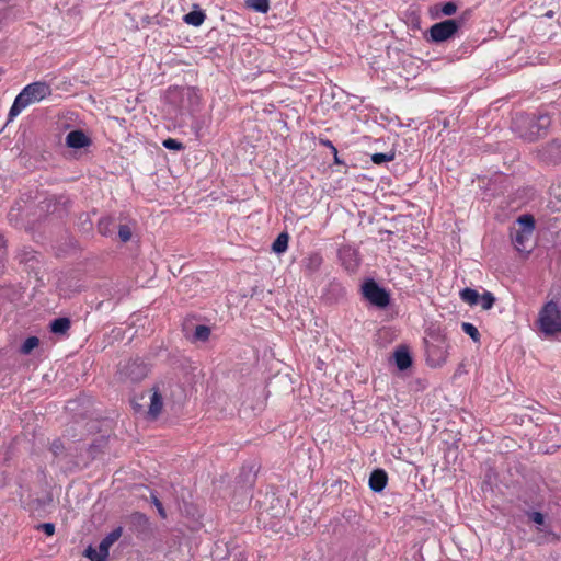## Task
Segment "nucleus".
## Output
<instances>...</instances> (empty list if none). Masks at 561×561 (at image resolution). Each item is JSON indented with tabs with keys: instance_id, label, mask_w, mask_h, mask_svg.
Segmentation results:
<instances>
[{
	"instance_id": "obj_42",
	"label": "nucleus",
	"mask_w": 561,
	"mask_h": 561,
	"mask_svg": "<svg viewBox=\"0 0 561 561\" xmlns=\"http://www.w3.org/2000/svg\"><path fill=\"white\" fill-rule=\"evenodd\" d=\"M393 351L400 352V351H407L404 346L399 345Z\"/></svg>"
},
{
	"instance_id": "obj_2",
	"label": "nucleus",
	"mask_w": 561,
	"mask_h": 561,
	"mask_svg": "<svg viewBox=\"0 0 561 561\" xmlns=\"http://www.w3.org/2000/svg\"><path fill=\"white\" fill-rule=\"evenodd\" d=\"M152 363L149 356L140 353H125L116 365L115 377L125 383H138L150 373Z\"/></svg>"
},
{
	"instance_id": "obj_21",
	"label": "nucleus",
	"mask_w": 561,
	"mask_h": 561,
	"mask_svg": "<svg viewBox=\"0 0 561 561\" xmlns=\"http://www.w3.org/2000/svg\"><path fill=\"white\" fill-rule=\"evenodd\" d=\"M460 298L468 305L474 306L479 304L480 295L476 289L465 288L460 291Z\"/></svg>"
},
{
	"instance_id": "obj_36",
	"label": "nucleus",
	"mask_w": 561,
	"mask_h": 561,
	"mask_svg": "<svg viewBox=\"0 0 561 561\" xmlns=\"http://www.w3.org/2000/svg\"><path fill=\"white\" fill-rule=\"evenodd\" d=\"M442 13L444 15H453L454 13H456L457 11V5L454 3V2H446L442 5V9H440Z\"/></svg>"
},
{
	"instance_id": "obj_13",
	"label": "nucleus",
	"mask_w": 561,
	"mask_h": 561,
	"mask_svg": "<svg viewBox=\"0 0 561 561\" xmlns=\"http://www.w3.org/2000/svg\"><path fill=\"white\" fill-rule=\"evenodd\" d=\"M388 482L387 472L383 469H375L369 476V488L374 492H381L385 490Z\"/></svg>"
},
{
	"instance_id": "obj_40",
	"label": "nucleus",
	"mask_w": 561,
	"mask_h": 561,
	"mask_svg": "<svg viewBox=\"0 0 561 561\" xmlns=\"http://www.w3.org/2000/svg\"><path fill=\"white\" fill-rule=\"evenodd\" d=\"M111 224L110 220H101L99 222V231L102 233V234H107V226Z\"/></svg>"
},
{
	"instance_id": "obj_29",
	"label": "nucleus",
	"mask_w": 561,
	"mask_h": 561,
	"mask_svg": "<svg viewBox=\"0 0 561 561\" xmlns=\"http://www.w3.org/2000/svg\"><path fill=\"white\" fill-rule=\"evenodd\" d=\"M479 302L483 310H490L495 302V297L493 296L492 293L485 291L483 295L480 296Z\"/></svg>"
},
{
	"instance_id": "obj_28",
	"label": "nucleus",
	"mask_w": 561,
	"mask_h": 561,
	"mask_svg": "<svg viewBox=\"0 0 561 561\" xmlns=\"http://www.w3.org/2000/svg\"><path fill=\"white\" fill-rule=\"evenodd\" d=\"M210 335V328L207 325H197L192 335L193 341H207Z\"/></svg>"
},
{
	"instance_id": "obj_38",
	"label": "nucleus",
	"mask_w": 561,
	"mask_h": 561,
	"mask_svg": "<svg viewBox=\"0 0 561 561\" xmlns=\"http://www.w3.org/2000/svg\"><path fill=\"white\" fill-rule=\"evenodd\" d=\"M38 528L42 529L47 536H53L55 534V525L53 523L41 524L38 525Z\"/></svg>"
},
{
	"instance_id": "obj_18",
	"label": "nucleus",
	"mask_w": 561,
	"mask_h": 561,
	"mask_svg": "<svg viewBox=\"0 0 561 561\" xmlns=\"http://www.w3.org/2000/svg\"><path fill=\"white\" fill-rule=\"evenodd\" d=\"M123 528L116 527L111 533H108L100 542L99 548L101 549V552H104L108 556L110 548L112 545L119 539L122 536Z\"/></svg>"
},
{
	"instance_id": "obj_6",
	"label": "nucleus",
	"mask_w": 561,
	"mask_h": 561,
	"mask_svg": "<svg viewBox=\"0 0 561 561\" xmlns=\"http://www.w3.org/2000/svg\"><path fill=\"white\" fill-rule=\"evenodd\" d=\"M127 525L129 530L140 540H148L152 537L151 523L144 513H131L127 518Z\"/></svg>"
},
{
	"instance_id": "obj_16",
	"label": "nucleus",
	"mask_w": 561,
	"mask_h": 561,
	"mask_svg": "<svg viewBox=\"0 0 561 561\" xmlns=\"http://www.w3.org/2000/svg\"><path fill=\"white\" fill-rule=\"evenodd\" d=\"M108 447V438L105 436H99L91 444L87 446L91 456H93V460H95L100 455L104 454Z\"/></svg>"
},
{
	"instance_id": "obj_19",
	"label": "nucleus",
	"mask_w": 561,
	"mask_h": 561,
	"mask_svg": "<svg viewBox=\"0 0 561 561\" xmlns=\"http://www.w3.org/2000/svg\"><path fill=\"white\" fill-rule=\"evenodd\" d=\"M68 447L64 445L61 439H55L49 447V450L51 451L54 459L57 461H65V454H67Z\"/></svg>"
},
{
	"instance_id": "obj_12",
	"label": "nucleus",
	"mask_w": 561,
	"mask_h": 561,
	"mask_svg": "<svg viewBox=\"0 0 561 561\" xmlns=\"http://www.w3.org/2000/svg\"><path fill=\"white\" fill-rule=\"evenodd\" d=\"M283 512L284 510L279 499L271 496V507H263L262 505L259 513V519L265 522L267 518H277L283 514Z\"/></svg>"
},
{
	"instance_id": "obj_9",
	"label": "nucleus",
	"mask_w": 561,
	"mask_h": 561,
	"mask_svg": "<svg viewBox=\"0 0 561 561\" xmlns=\"http://www.w3.org/2000/svg\"><path fill=\"white\" fill-rule=\"evenodd\" d=\"M540 158L547 163L561 162V142L552 140L540 150Z\"/></svg>"
},
{
	"instance_id": "obj_35",
	"label": "nucleus",
	"mask_w": 561,
	"mask_h": 561,
	"mask_svg": "<svg viewBox=\"0 0 561 561\" xmlns=\"http://www.w3.org/2000/svg\"><path fill=\"white\" fill-rule=\"evenodd\" d=\"M118 236H119V239L123 242L129 241L130 238H131V230H130V228L128 226H126V225L119 226Z\"/></svg>"
},
{
	"instance_id": "obj_30",
	"label": "nucleus",
	"mask_w": 561,
	"mask_h": 561,
	"mask_svg": "<svg viewBox=\"0 0 561 561\" xmlns=\"http://www.w3.org/2000/svg\"><path fill=\"white\" fill-rule=\"evenodd\" d=\"M394 159V152H387V153H374L371 156V161L375 164H381L383 162H390Z\"/></svg>"
},
{
	"instance_id": "obj_37",
	"label": "nucleus",
	"mask_w": 561,
	"mask_h": 561,
	"mask_svg": "<svg viewBox=\"0 0 561 561\" xmlns=\"http://www.w3.org/2000/svg\"><path fill=\"white\" fill-rule=\"evenodd\" d=\"M151 502L157 507L159 515L162 518H167L165 510H164L161 501L154 494H151Z\"/></svg>"
},
{
	"instance_id": "obj_24",
	"label": "nucleus",
	"mask_w": 561,
	"mask_h": 561,
	"mask_svg": "<svg viewBox=\"0 0 561 561\" xmlns=\"http://www.w3.org/2000/svg\"><path fill=\"white\" fill-rule=\"evenodd\" d=\"M526 516L528 517V519L530 522H533L537 525V529L545 528V526H549V524H547V522H546V519H547L546 515L540 512L527 511Z\"/></svg>"
},
{
	"instance_id": "obj_5",
	"label": "nucleus",
	"mask_w": 561,
	"mask_h": 561,
	"mask_svg": "<svg viewBox=\"0 0 561 561\" xmlns=\"http://www.w3.org/2000/svg\"><path fill=\"white\" fill-rule=\"evenodd\" d=\"M539 329L545 335L561 332V312L553 301L547 302L539 312Z\"/></svg>"
},
{
	"instance_id": "obj_39",
	"label": "nucleus",
	"mask_w": 561,
	"mask_h": 561,
	"mask_svg": "<svg viewBox=\"0 0 561 561\" xmlns=\"http://www.w3.org/2000/svg\"><path fill=\"white\" fill-rule=\"evenodd\" d=\"M255 481V474L251 472V470H248L247 472V494L249 493V490L253 486Z\"/></svg>"
},
{
	"instance_id": "obj_15",
	"label": "nucleus",
	"mask_w": 561,
	"mask_h": 561,
	"mask_svg": "<svg viewBox=\"0 0 561 561\" xmlns=\"http://www.w3.org/2000/svg\"><path fill=\"white\" fill-rule=\"evenodd\" d=\"M550 123L548 116H540L536 122L530 123V129L527 134L523 135L528 140H535L540 136V130L545 129Z\"/></svg>"
},
{
	"instance_id": "obj_33",
	"label": "nucleus",
	"mask_w": 561,
	"mask_h": 561,
	"mask_svg": "<svg viewBox=\"0 0 561 561\" xmlns=\"http://www.w3.org/2000/svg\"><path fill=\"white\" fill-rule=\"evenodd\" d=\"M39 344V340L38 337L36 336H30L27 337L22 347H21V351H33L34 348H36Z\"/></svg>"
},
{
	"instance_id": "obj_32",
	"label": "nucleus",
	"mask_w": 561,
	"mask_h": 561,
	"mask_svg": "<svg viewBox=\"0 0 561 561\" xmlns=\"http://www.w3.org/2000/svg\"><path fill=\"white\" fill-rule=\"evenodd\" d=\"M461 327H462L463 332L466 334H468L473 341L479 340V336H480L479 331L473 324L463 322Z\"/></svg>"
},
{
	"instance_id": "obj_43",
	"label": "nucleus",
	"mask_w": 561,
	"mask_h": 561,
	"mask_svg": "<svg viewBox=\"0 0 561 561\" xmlns=\"http://www.w3.org/2000/svg\"><path fill=\"white\" fill-rule=\"evenodd\" d=\"M462 367H463V364L461 363V364L459 365V368L457 369V373H461V368H462Z\"/></svg>"
},
{
	"instance_id": "obj_14",
	"label": "nucleus",
	"mask_w": 561,
	"mask_h": 561,
	"mask_svg": "<svg viewBox=\"0 0 561 561\" xmlns=\"http://www.w3.org/2000/svg\"><path fill=\"white\" fill-rule=\"evenodd\" d=\"M66 144L70 148L80 149L89 146L90 140L82 130H72L67 135Z\"/></svg>"
},
{
	"instance_id": "obj_4",
	"label": "nucleus",
	"mask_w": 561,
	"mask_h": 561,
	"mask_svg": "<svg viewBox=\"0 0 561 561\" xmlns=\"http://www.w3.org/2000/svg\"><path fill=\"white\" fill-rule=\"evenodd\" d=\"M535 230V220L530 215L520 216L516 226L512 228L511 238L515 249L520 253H529L530 248H528L533 233Z\"/></svg>"
},
{
	"instance_id": "obj_10",
	"label": "nucleus",
	"mask_w": 561,
	"mask_h": 561,
	"mask_svg": "<svg viewBox=\"0 0 561 561\" xmlns=\"http://www.w3.org/2000/svg\"><path fill=\"white\" fill-rule=\"evenodd\" d=\"M152 394L150 397V404L147 411V417L149 420H157L163 409V398L157 387L151 389Z\"/></svg>"
},
{
	"instance_id": "obj_31",
	"label": "nucleus",
	"mask_w": 561,
	"mask_h": 561,
	"mask_svg": "<svg viewBox=\"0 0 561 561\" xmlns=\"http://www.w3.org/2000/svg\"><path fill=\"white\" fill-rule=\"evenodd\" d=\"M538 531L543 533L545 541L547 542H557L560 540V536L552 531L549 526H545V528H538Z\"/></svg>"
},
{
	"instance_id": "obj_26",
	"label": "nucleus",
	"mask_w": 561,
	"mask_h": 561,
	"mask_svg": "<svg viewBox=\"0 0 561 561\" xmlns=\"http://www.w3.org/2000/svg\"><path fill=\"white\" fill-rule=\"evenodd\" d=\"M446 362V353H426V363L431 367H438Z\"/></svg>"
},
{
	"instance_id": "obj_20",
	"label": "nucleus",
	"mask_w": 561,
	"mask_h": 561,
	"mask_svg": "<svg viewBox=\"0 0 561 561\" xmlns=\"http://www.w3.org/2000/svg\"><path fill=\"white\" fill-rule=\"evenodd\" d=\"M70 328L68 318H57L50 323V330L55 334H65Z\"/></svg>"
},
{
	"instance_id": "obj_1",
	"label": "nucleus",
	"mask_w": 561,
	"mask_h": 561,
	"mask_svg": "<svg viewBox=\"0 0 561 561\" xmlns=\"http://www.w3.org/2000/svg\"><path fill=\"white\" fill-rule=\"evenodd\" d=\"M67 411L72 413L73 424L67 428L68 435L73 438V444L82 439V433L77 434L78 427H81V422L85 421L84 428L88 433L98 431V417L93 409V401L87 394L80 396L76 400H69L66 405ZM66 469H83L93 461V456L90 455L87 446L69 445L67 454H65Z\"/></svg>"
},
{
	"instance_id": "obj_7",
	"label": "nucleus",
	"mask_w": 561,
	"mask_h": 561,
	"mask_svg": "<svg viewBox=\"0 0 561 561\" xmlns=\"http://www.w3.org/2000/svg\"><path fill=\"white\" fill-rule=\"evenodd\" d=\"M363 296L374 306L385 308L390 302L389 294L381 288L375 280L364 283L362 287Z\"/></svg>"
},
{
	"instance_id": "obj_23",
	"label": "nucleus",
	"mask_w": 561,
	"mask_h": 561,
	"mask_svg": "<svg viewBox=\"0 0 561 561\" xmlns=\"http://www.w3.org/2000/svg\"><path fill=\"white\" fill-rule=\"evenodd\" d=\"M205 13L202 11H191L184 15V21L193 26H199L205 21Z\"/></svg>"
},
{
	"instance_id": "obj_11",
	"label": "nucleus",
	"mask_w": 561,
	"mask_h": 561,
	"mask_svg": "<svg viewBox=\"0 0 561 561\" xmlns=\"http://www.w3.org/2000/svg\"><path fill=\"white\" fill-rule=\"evenodd\" d=\"M389 365H394L400 373H404L413 365L411 353H392L388 358Z\"/></svg>"
},
{
	"instance_id": "obj_41",
	"label": "nucleus",
	"mask_w": 561,
	"mask_h": 561,
	"mask_svg": "<svg viewBox=\"0 0 561 561\" xmlns=\"http://www.w3.org/2000/svg\"><path fill=\"white\" fill-rule=\"evenodd\" d=\"M123 331L121 329H113L111 332V336L115 340L122 337Z\"/></svg>"
},
{
	"instance_id": "obj_17",
	"label": "nucleus",
	"mask_w": 561,
	"mask_h": 561,
	"mask_svg": "<svg viewBox=\"0 0 561 561\" xmlns=\"http://www.w3.org/2000/svg\"><path fill=\"white\" fill-rule=\"evenodd\" d=\"M323 259L321 254L313 252L309 253L304 260H302V267L308 273H314L317 272L320 266L322 265Z\"/></svg>"
},
{
	"instance_id": "obj_22",
	"label": "nucleus",
	"mask_w": 561,
	"mask_h": 561,
	"mask_svg": "<svg viewBox=\"0 0 561 561\" xmlns=\"http://www.w3.org/2000/svg\"><path fill=\"white\" fill-rule=\"evenodd\" d=\"M83 556L85 558H88L90 561H106L107 560V554H105L104 552H101V549L99 547L94 548L92 546H89L84 550Z\"/></svg>"
},
{
	"instance_id": "obj_34",
	"label": "nucleus",
	"mask_w": 561,
	"mask_h": 561,
	"mask_svg": "<svg viewBox=\"0 0 561 561\" xmlns=\"http://www.w3.org/2000/svg\"><path fill=\"white\" fill-rule=\"evenodd\" d=\"M163 146L170 150H182L184 148L182 142L173 138H168L163 140Z\"/></svg>"
},
{
	"instance_id": "obj_25",
	"label": "nucleus",
	"mask_w": 561,
	"mask_h": 561,
	"mask_svg": "<svg viewBox=\"0 0 561 561\" xmlns=\"http://www.w3.org/2000/svg\"><path fill=\"white\" fill-rule=\"evenodd\" d=\"M288 239L287 233H280L272 244L273 251L276 253L285 252L288 248Z\"/></svg>"
},
{
	"instance_id": "obj_8",
	"label": "nucleus",
	"mask_w": 561,
	"mask_h": 561,
	"mask_svg": "<svg viewBox=\"0 0 561 561\" xmlns=\"http://www.w3.org/2000/svg\"><path fill=\"white\" fill-rule=\"evenodd\" d=\"M460 25V22L453 19L435 23L430 28L431 39L436 43L445 42L457 33Z\"/></svg>"
},
{
	"instance_id": "obj_27",
	"label": "nucleus",
	"mask_w": 561,
	"mask_h": 561,
	"mask_svg": "<svg viewBox=\"0 0 561 561\" xmlns=\"http://www.w3.org/2000/svg\"><path fill=\"white\" fill-rule=\"evenodd\" d=\"M247 7L255 12L266 13L270 9L268 0H247Z\"/></svg>"
},
{
	"instance_id": "obj_3",
	"label": "nucleus",
	"mask_w": 561,
	"mask_h": 561,
	"mask_svg": "<svg viewBox=\"0 0 561 561\" xmlns=\"http://www.w3.org/2000/svg\"><path fill=\"white\" fill-rule=\"evenodd\" d=\"M51 94V89L46 82H34L26 85L15 98L10 112L9 119L12 121L27 106L41 102Z\"/></svg>"
}]
</instances>
